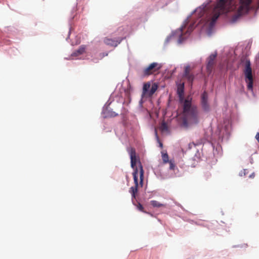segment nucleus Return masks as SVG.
<instances>
[{"label":"nucleus","instance_id":"11","mask_svg":"<svg viewBox=\"0 0 259 259\" xmlns=\"http://www.w3.org/2000/svg\"><path fill=\"white\" fill-rule=\"evenodd\" d=\"M85 46L84 45H82L80 46L78 50H76L72 53V56H78L79 55H80L85 52Z\"/></svg>","mask_w":259,"mask_h":259},{"label":"nucleus","instance_id":"2","mask_svg":"<svg viewBox=\"0 0 259 259\" xmlns=\"http://www.w3.org/2000/svg\"><path fill=\"white\" fill-rule=\"evenodd\" d=\"M251 0H239L236 4L235 0H219L213 10L211 23H214L220 15L236 10L239 14L248 11Z\"/></svg>","mask_w":259,"mask_h":259},{"label":"nucleus","instance_id":"8","mask_svg":"<svg viewBox=\"0 0 259 259\" xmlns=\"http://www.w3.org/2000/svg\"><path fill=\"white\" fill-rule=\"evenodd\" d=\"M207 94L204 92L201 95V104L202 109L205 112H208L210 110L209 105L207 102Z\"/></svg>","mask_w":259,"mask_h":259},{"label":"nucleus","instance_id":"6","mask_svg":"<svg viewBox=\"0 0 259 259\" xmlns=\"http://www.w3.org/2000/svg\"><path fill=\"white\" fill-rule=\"evenodd\" d=\"M134 177V181L135 186L130 188L129 192L131 193L132 197L134 198H136V194L138 192V179L137 176V170L136 169L135 172L133 173Z\"/></svg>","mask_w":259,"mask_h":259},{"label":"nucleus","instance_id":"9","mask_svg":"<svg viewBox=\"0 0 259 259\" xmlns=\"http://www.w3.org/2000/svg\"><path fill=\"white\" fill-rule=\"evenodd\" d=\"M217 54L215 53L214 54H211L208 58L207 59V64L206 66V68L207 71L209 72H211L213 66L215 63V59L217 57Z\"/></svg>","mask_w":259,"mask_h":259},{"label":"nucleus","instance_id":"18","mask_svg":"<svg viewBox=\"0 0 259 259\" xmlns=\"http://www.w3.org/2000/svg\"><path fill=\"white\" fill-rule=\"evenodd\" d=\"M162 159L164 163H168L169 161L168 155L167 153L162 152Z\"/></svg>","mask_w":259,"mask_h":259},{"label":"nucleus","instance_id":"17","mask_svg":"<svg viewBox=\"0 0 259 259\" xmlns=\"http://www.w3.org/2000/svg\"><path fill=\"white\" fill-rule=\"evenodd\" d=\"M158 86L156 84L154 83L152 85V87L148 92V95L149 96H151L153 95V94L156 92V91L157 90Z\"/></svg>","mask_w":259,"mask_h":259},{"label":"nucleus","instance_id":"16","mask_svg":"<svg viewBox=\"0 0 259 259\" xmlns=\"http://www.w3.org/2000/svg\"><path fill=\"white\" fill-rule=\"evenodd\" d=\"M160 130L161 131V132H167L168 131V127L167 126V123L163 121L161 125L159 127Z\"/></svg>","mask_w":259,"mask_h":259},{"label":"nucleus","instance_id":"12","mask_svg":"<svg viewBox=\"0 0 259 259\" xmlns=\"http://www.w3.org/2000/svg\"><path fill=\"white\" fill-rule=\"evenodd\" d=\"M185 27L186 25L182 26L179 30V33H180V36L179 38V43H182L183 41V40L185 39V38L187 37L184 36L183 34V31L185 29Z\"/></svg>","mask_w":259,"mask_h":259},{"label":"nucleus","instance_id":"23","mask_svg":"<svg viewBox=\"0 0 259 259\" xmlns=\"http://www.w3.org/2000/svg\"><path fill=\"white\" fill-rule=\"evenodd\" d=\"M168 163H169V169H171V170H174L175 167V166H176L174 161H173L172 160H170Z\"/></svg>","mask_w":259,"mask_h":259},{"label":"nucleus","instance_id":"20","mask_svg":"<svg viewBox=\"0 0 259 259\" xmlns=\"http://www.w3.org/2000/svg\"><path fill=\"white\" fill-rule=\"evenodd\" d=\"M194 29V26H193V25H191L189 28H188V30L187 31H186V33L185 34H184V35H187V36L188 35H189L190 33L193 31Z\"/></svg>","mask_w":259,"mask_h":259},{"label":"nucleus","instance_id":"22","mask_svg":"<svg viewBox=\"0 0 259 259\" xmlns=\"http://www.w3.org/2000/svg\"><path fill=\"white\" fill-rule=\"evenodd\" d=\"M137 207L139 210H140L143 212H145V213H147L146 211H145L144 210V207H143V205L140 203H138V204L137 205Z\"/></svg>","mask_w":259,"mask_h":259},{"label":"nucleus","instance_id":"13","mask_svg":"<svg viewBox=\"0 0 259 259\" xmlns=\"http://www.w3.org/2000/svg\"><path fill=\"white\" fill-rule=\"evenodd\" d=\"M139 167H140V184L141 187L143 186V180H144V171L143 168V166L140 162H139Z\"/></svg>","mask_w":259,"mask_h":259},{"label":"nucleus","instance_id":"14","mask_svg":"<svg viewBox=\"0 0 259 259\" xmlns=\"http://www.w3.org/2000/svg\"><path fill=\"white\" fill-rule=\"evenodd\" d=\"M150 85H151L150 83L149 82L144 83V84L143 85V88L142 96H145V95L148 94V91L150 88Z\"/></svg>","mask_w":259,"mask_h":259},{"label":"nucleus","instance_id":"4","mask_svg":"<svg viewBox=\"0 0 259 259\" xmlns=\"http://www.w3.org/2000/svg\"><path fill=\"white\" fill-rule=\"evenodd\" d=\"M158 65V63L156 62L150 64L147 67L142 70V75L143 76H146L152 74L159 69V67H157Z\"/></svg>","mask_w":259,"mask_h":259},{"label":"nucleus","instance_id":"19","mask_svg":"<svg viewBox=\"0 0 259 259\" xmlns=\"http://www.w3.org/2000/svg\"><path fill=\"white\" fill-rule=\"evenodd\" d=\"M196 13H198L199 17H201L204 14V9L200 8L196 10Z\"/></svg>","mask_w":259,"mask_h":259},{"label":"nucleus","instance_id":"24","mask_svg":"<svg viewBox=\"0 0 259 259\" xmlns=\"http://www.w3.org/2000/svg\"><path fill=\"white\" fill-rule=\"evenodd\" d=\"M243 176H245L248 173L247 170V169H244L243 171ZM241 176H242V172H241Z\"/></svg>","mask_w":259,"mask_h":259},{"label":"nucleus","instance_id":"21","mask_svg":"<svg viewBox=\"0 0 259 259\" xmlns=\"http://www.w3.org/2000/svg\"><path fill=\"white\" fill-rule=\"evenodd\" d=\"M155 135L157 141L159 143L160 147L162 148L163 147V145H162V143L160 141L159 138L158 134H157V131L156 129L155 130Z\"/></svg>","mask_w":259,"mask_h":259},{"label":"nucleus","instance_id":"10","mask_svg":"<svg viewBox=\"0 0 259 259\" xmlns=\"http://www.w3.org/2000/svg\"><path fill=\"white\" fill-rule=\"evenodd\" d=\"M184 76L189 82L192 83L194 76L193 74L190 73V67L189 66L185 67Z\"/></svg>","mask_w":259,"mask_h":259},{"label":"nucleus","instance_id":"26","mask_svg":"<svg viewBox=\"0 0 259 259\" xmlns=\"http://www.w3.org/2000/svg\"><path fill=\"white\" fill-rule=\"evenodd\" d=\"M255 176V174L254 172H252L251 175H249V177L250 178H253Z\"/></svg>","mask_w":259,"mask_h":259},{"label":"nucleus","instance_id":"7","mask_svg":"<svg viewBox=\"0 0 259 259\" xmlns=\"http://www.w3.org/2000/svg\"><path fill=\"white\" fill-rule=\"evenodd\" d=\"M123 38L122 37H118L116 39H112L106 37L104 39V42L108 46L116 47L121 42Z\"/></svg>","mask_w":259,"mask_h":259},{"label":"nucleus","instance_id":"3","mask_svg":"<svg viewBox=\"0 0 259 259\" xmlns=\"http://www.w3.org/2000/svg\"><path fill=\"white\" fill-rule=\"evenodd\" d=\"M244 73L245 76V81L247 83V89L252 91L253 88V76L250 62L248 60L246 61Z\"/></svg>","mask_w":259,"mask_h":259},{"label":"nucleus","instance_id":"25","mask_svg":"<svg viewBox=\"0 0 259 259\" xmlns=\"http://www.w3.org/2000/svg\"><path fill=\"white\" fill-rule=\"evenodd\" d=\"M255 138L256 139V140H257V141L259 143V133H257L255 136Z\"/></svg>","mask_w":259,"mask_h":259},{"label":"nucleus","instance_id":"5","mask_svg":"<svg viewBox=\"0 0 259 259\" xmlns=\"http://www.w3.org/2000/svg\"><path fill=\"white\" fill-rule=\"evenodd\" d=\"M129 153L131 158V167L134 169V172H135L136 169L137 170V174L138 173V167H136V164L137 162V159L136 156V152L135 149L133 148H131L129 151Z\"/></svg>","mask_w":259,"mask_h":259},{"label":"nucleus","instance_id":"27","mask_svg":"<svg viewBox=\"0 0 259 259\" xmlns=\"http://www.w3.org/2000/svg\"><path fill=\"white\" fill-rule=\"evenodd\" d=\"M116 115H117V114H114V115H113V116H116Z\"/></svg>","mask_w":259,"mask_h":259},{"label":"nucleus","instance_id":"15","mask_svg":"<svg viewBox=\"0 0 259 259\" xmlns=\"http://www.w3.org/2000/svg\"><path fill=\"white\" fill-rule=\"evenodd\" d=\"M150 203L154 207H160L166 206V204L160 203V202L156 200H151L150 201Z\"/></svg>","mask_w":259,"mask_h":259},{"label":"nucleus","instance_id":"1","mask_svg":"<svg viewBox=\"0 0 259 259\" xmlns=\"http://www.w3.org/2000/svg\"><path fill=\"white\" fill-rule=\"evenodd\" d=\"M184 93V83L178 85L177 94L183 108V118L181 124L183 127L187 128L197 124L200 120V116L197 106L192 104V98L189 96L185 99Z\"/></svg>","mask_w":259,"mask_h":259}]
</instances>
